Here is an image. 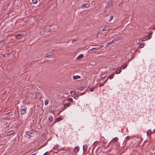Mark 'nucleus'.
Here are the masks:
<instances>
[{
	"mask_svg": "<svg viewBox=\"0 0 155 155\" xmlns=\"http://www.w3.org/2000/svg\"><path fill=\"white\" fill-rule=\"evenodd\" d=\"M153 131L155 133V129Z\"/></svg>",
	"mask_w": 155,
	"mask_h": 155,
	"instance_id": "nucleus-43",
	"label": "nucleus"
},
{
	"mask_svg": "<svg viewBox=\"0 0 155 155\" xmlns=\"http://www.w3.org/2000/svg\"><path fill=\"white\" fill-rule=\"evenodd\" d=\"M87 148V146L86 145H84L83 146V150L84 152L86 151Z\"/></svg>",
	"mask_w": 155,
	"mask_h": 155,
	"instance_id": "nucleus-11",
	"label": "nucleus"
},
{
	"mask_svg": "<svg viewBox=\"0 0 155 155\" xmlns=\"http://www.w3.org/2000/svg\"><path fill=\"white\" fill-rule=\"evenodd\" d=\"M78 97L77 96L75 97H74V98L75 99H77V97Z\"/></svg>",
	"mask_w": 155,
	"mask_h": 155,
	"instance_id": "nucleus-38",
	"label": "nucleus"
},
{
	"mask_svg": "<svg viewBox=\"0 0 155 155\" xmlns=\"http://www.w3.org/2000/svg\"><path fill=\"white\" fill-rule=\"evenodd\" d=\"M152 34V33H151L146 38H143V41H144L146 40H148L151 37V35Z\"/></svg>",
	"mask_w": 155,
	"mask_h": 155,
	"instance_id": "nucleus-6",
	"label": "nucleus"
},
{
	"mask_svg": "<svg viewBox=\"0 0 155 155\" xmlns=\"http://www.w3.org/2000/svg\"><path fill=\"white\" fill-rule=\"evenodd\" d=\"M53 120V117L52 116H50L48 118V120L50 122H52Z\"/></svg>",
	"mask_w": 155,
	"mask_h": 155,
	"instance_id": "nucleus-18",
	"label": "nucleus"
},
{
	"mask_svg": "<svg viewBox=\"0 0 155 155\" xmlns=\"http://www.w3.org/2000/svg\"><path fill=\"white\" fill-rule=\"evenodd\" d=\"M115 73L116 74H119L117 71V69H116V71L115 72Z\"/></svg>",
	"mask_w": 155,
	"mask_h": 155,
	"instance_id": "nucleus-35",
	"label": "nucleus"
},
{
	"mask_svg": "<svg viewBox=\"0 0 155 155\" xmlns=\"http://www.w3.org/2000/svg\"><path fill=\"white\" fill-rule=\"evenodd\" d=\"M32 2L34 4H36L38 2V0H32Z\"/></svg>",
	"mask_w": 155,
	"mask_h": 155,
	"instance_id": "nucleus-22",
	"label": "nucleus"
},
{
	"mask_svg": "<svg viewBox=\"0 0 155 155\" xmlns=\"http://www.w3.org/2000/svg\"><path fill=\"white\" fill-rule=\"evenodd\" d=\"M83 57V55L82 54H80L77 58V59H80L82 58Z\"/></svg>",
	"mask_w": 155,
	"mask_h": 155,
	"instance_id": "nucleus-16",
	"label": "nucleus"
},
{
	"mask_svg": "<svg viewBox=\"0 0 155 155\" xmlns=\"http://www.w3.org/2000/svg\"><path fill=\"white\" fill-rule=\"evenodd\" d=\"M58 146H55L53 148L54 149V150H57L58 149Z\"/></svg>",
	"mask_w": 155,
	"mask_h": 155,
	"instance_id": "nucleus-34",
	"label": "nucleus"
},
{
	"mask_svg": "<svg viewBox=\"0 0 155 155\" xmlns=\"http://www.w3.org/2000/svg\"><path fill=\"white\" fill-rule=\"evenodd\" d=\"M107 29H108V28H107V27H104V28H103V29L102 30V31H107Z\"/></svg>",
	"mask_w": 155,
	"mask_h": 155,
	"instance_id": "nucleus-25",
	"label": "nucleus"
},
{
	"mask_svg": "<svg viewBox=\"0 0 155 155\" xmlns=\"http://www.w3.org/2000/svg\"><path fill=\"white\" fill-rule=\"evenodd\" d=\"M44 30L45 32H48L51 31V29L49 28H47L46 29L45 28L44 29Z\"/></svg>",
	"mask_w": 155,
	"mask_h": 155,
	"instance_id": "nucleus-17",
	"label": "nucleus"
},
{
	"mask_svg": "<svg viewBox=\"0 0 155 155\" xmlns=\"http://www.w3.org/2000/svg\"><path fill=\"white\" fill-rule=\"evenodd\" d=\"M54 110H55V109L54 107H51L50 108V112L54 114Z\"/></svg>",
	"mask_w": 155,
	"mask_h": 155,
	"instance_id": "nucleus-14",
	"label": "nucleus"
},
{
	"mask_svg": "<svg viewBox=\"0 0 155 155\" xmlns=\"http://www.w3.org/2000/svg\"><path fill=\"white\" fill-rule=\"evenodd\" d=\"M103 47H104L103 45H101L97 47L92 48L91 49L89 50V51H94V50H99L101 48H103Z\"/></svg>",
	"mask_w": 155,
	"mask_h": 155,
	"instance_id": "nucleus-4",
	"label": "nucleus"
},
{
	"mask_svg": "<svg viewBox=\"0 0 155 155\" xmlns=\"http://www.w3.org/2000/svg\"><path fill=\"white\" fill-rule=\"evenodd\" d=\"M127 64H124L122 66L121 68L123 69H124L127 67Z\"/></svg>",
	"mask_w": 155,
	"mask_h": 155,
	"instance_id": "nucleus-21",
	"label": "nucleus"
},
{
	"mask_svg": "<svg viewBox=\"0 0 155 155\" xmlns=\"http://www.w3.org/2000/svg\"><path fill=\"white\" fill-rule=\"evenodd\" d=\"M9 114V113L6 114Z\"/></svg>",
	"mask_w": 155,
	"mask_h": 155,
	"instance_id": "nucleus-45",
	"label": "nucleus"
},
{
	"mask_svg": "<svg viewBox=\"0 0 155 155\" xmlns=\"http://www.w3.org/2000/svg\"><path fill=\"white\" fill-rule=\"evenodd\" d=\"M121 71H122V70L121 68H120L118 70H117V71L118 74L120 73L121 72Z\"/></svg>",
	"mask_w": 155,
	"mask_h": 155,
	"instance_id": "nucleus-28",
	"label": "nucleus"
},
{
	"mask_svg": "<svg viewBox=\"0 0 155 155\" xmlns=\"http://www.w3.org/2000/svg\"><path fill=\"white\" fill-rule=\"evenodd\" d=\"M105 83V81L103 84H100L99 85V86L100 87L103 86Z\"/></svg>",
	"mask_w": 155,
	"mask_h": 155,
	"instance_id": "nucleus-32",
	"label": "nucleus"
},
{
	"mask_svg": "<svg viewBox=\"0 0 155 155\" xmlns=\"http://www.w3.org/2000/svg\"><path fill=\"white\" fill-rule=\"evenodd\" d=\"M67 100L69 102H72L73 99L71 98H69Z\"/></svg>",
	"mask_w": 155,
	"mask_h": 155,
	"instance_id": "nucleus-26",
	"label": "nucleus"
},
{
	"mask_svg": "<svg viewBox=\"0 0 155 155\" xmlns=\"http://www.w3.org/2000/svg\"><path fill=\"white\" fill-rule=\"evenodd\" d=\"M89 90L91 92L93 91H94V87H91L90 88Z\"/></svg>",
	"mask_w": 155,
	"mask_h": 155,
	"instance_id": "nucleus-24",
	"label": "nucleus"
},
{
	"mask_svg": "<svg viewBox=\"0 0 155 155\" xmlns=\"http://www.w3.org/2000/svg\"><path fill=\"white\" fill-rule=\"evenodd\" d=\"M48 103V100H47L45 101V105H47Z\"/></svg>",
	"mask_w": 155,
	"mask_h": 155,
	"instance_id": "nucleus-33",
	"label": "nucleus"
},
{
	"mask_svg": "<svg viewBox=\"0 0 155 155\" xmlns=\"http://www.w3.org/2000/svg\"><path fill=\"white\" fill-rule=\"evenodd\" d=\"M53 55L54 53L52 52H51L46 53L45 54V57L46 58H51Z\"/></svg>",
	"mask_w": 155,
	"mask_h": 155,
	"instance_id": "nucleus-3",
	"label": "nucleus"
},
{
	"mask_svg": "<svg viewBox=\"0 0 155 155\" xmlns=\"http://www.w3.org/2000/svg\"><path fill=\"white\" fill-rule=\"evenodd\" d=\"M151 134V131L150 130L147 132V136H149Z\"/></svg>",
	"mask_w": 155,
	"mask_h": 155,
	"instance_id": "nucleus-20",
	"label": "nucleus"
},
{
	"mask_svg": "<svg viewBox=\"0 0 155 155\" xmlns=\"http://www.w3.org/2000/svg\"><path fill=\"white\" fill-rule=\"evenodd\" d=\"M153 28L154 30H155V25L154 26V27Z\"/></svg>",
	"mask_w": 155,
	"mask_h": 155,
	"instance_id": "nucleus-39",
	"label": "nucleus"
},
{
	"mask_svg": "<svg viewBox=\"0 0 155 155\" xmlns=\"http://www.w3.org/2000/svg\"><path fill=\"white\" fill-rule=\"evenodd\" d=\"M114 69H112V71H113V70H114Z\"/></svg>",
	"mask_w": 155,
	"mask_h": 155,
	"instance_id": "nucleus-46",
	"label": "nucleus"
},
{
	"mask_svg": "<svg viewBox=\"0 0 155 155\" xmlns=\"http://www.w3.org/2000/svg\"><path fill=\"white\" fill-rule=\"evenodd\" d=\"M73 92L74 93V94H75V92H74V91H71V94H72V93H73Z\"/></svg>",
	"mask_w": 155,
	"mask_h": 155,
	"instance_id": "nucleus-37",
	"label": "nucleus"
},
{
	"mask_svg": "<svg viewBox=\"0 0 155 155\" xmlns=\"http://www.w3.org/2000/svg\"><path fill=\"white\" fill-rule=\"evenodd\" d=\"M118 40L117 38H115L113 39L111 41L107 43V45H110L113 44L116 41Z\"/></svg>",
	"mask_w": 155,
	"mask_h": 155,
	"instance_id": "nucleus-5",
	"label": "nucleus"
},
{
	"mask_svg": "<svg viewBox=\"0 0 155 155\" xmlns=\"http://www.w3.org/2000/svg\"><path fill=\"white\" fill-rule=\"evenodd\" d=\"M144 46V43H141L140 44V48H142Z\"/></svg>",
	"mask_w": 155,
	"mask_h": 155,
	"instance_id": "nucleus-27",
	"label": "nucleus"
},
{
	"mask_svg": "<svg viewBox=\"0 0 155 155\" xmlns=\"http://www.w3.org/2000/svg\"><path fill=\"white\" fill-rule=\"evenodd\" d=\"M62 119L61 118V117H60L59 118H57L56 119V120L55 122L54 123V124L56 122H58L59 121H60Z\"/></svg>",
	"mask_w": 155,
	"mask_h": 155,
	"instance_id": "nucleus-15",
	"label": "nucleus"
},
{
	"mask_svg": "<svg viewBox=\"0 0 155 155\" xmlns=\"http://www.w3.org/2000/svg\"><path fill=\"white\" fill-rule=\"evenodd\" d=\"M108 45H107H107H106V46L108 47Z\"/></svg>",
	"mask_w": 155,
	"mask_h": 155,
	"instance_id": "nucleus-42",
	"label": "nucleus"
},
{
	"mask_svg": "<svg viewBox=\"0 0 155 155\" xmlns=\"http://www.w3.org/2000/svg\"><path fill=\"white\" fill-rule=\"evenodd\" d=\"M73 78L74 79H77L80 78L81 77L79 75L73 76Z\"/></svg>",
	"mask_w": 155,
	"mask_h": 155,
	"instance_id": "nucleus-12",
	"label": "nucleus"
},
{
	"mask_svg": "<svg viewBox=\"0 0 155 155\" xmlns=\"http://www.w3.org/2000/svg\"><path fill=\"white\" fill-rule=\"evenodd\" d=\"M118 140V138L117 137H115L112 140V141H114V142H117Z\"/></svg>",
	"mask_w": 155,
	"mask_h": 155,
	"instance_id": "nucleus-19",
	"label": "nucleus"
},
{
	"mask_svg": "<svg viewBox=\"0 0 155 155\" xmlns=\"http://www.w3.org/2000/svg\"><path fill=\"white\" fill-rule=\"evenodd\" d=\"M114 76V73H113L110 75L109 76L108 78H109L110 79H112Z\"/></svg>",
	"mask_w": 155,
	"mask_h": 155,
	"instance_id": "nucleus-13",
	"label": "nucleus"
},
{
	"mask_svg": "<svg viewBox=\"0 0 155 155\" xmlns=\"http://www.w3.org/2000/svg\"><path fill=\"white\" fill-rule=\"evenodd\" d=\"M25 136L28 138H30L31 137H32L33 133L31 132L27 131L26 132Z\"/></svg>",
	"mask_w": 155,
	"mask_h": 155,
	"instance_id": "nucleus-1",
	"label": "nucleus"
},
{
	"mask_svg": "<svg viewBox=\"0 0 155 155\" xmlns=\"http://www.w3.org/2000/svg\"><path fill=\"white\" fill-rule=\"evenodd\" d=\"M48 153V152L45 153L43 155H46V154Z\"/></svg>",
	"mask_w": 155,
	"mask_h": 155,
	"instance_id": "nucleus-36",
	"label": "nucleus"
},
{
	"mask_svg": "<svg viewBox=\"0 0 155 155\" xmlns=\"http://www.w3.org/2000/svg\"><path fill=\"white\" fill-rule=\"evenodd\" d=\"M74 40H73V41H72V43H73V44L74 43V42H74Z\"/></svg>",
	"mask_w": 155,
	"mask_h": 155,
	"instance_id": "nucleus-40",
	"label": "nucleus"
},
{
	"mask_svg": "<svg viewBox=\"0 0 155 155\" xmlns=\"http://www.w3.org/2000/svg\"><path fill=\"white\" fill-rule=\"evenodd\" d=\"M111 5V2H108L105 8V9L106 8V11L107 10V8H109L110 7Z\"/></svg>",
	"mask_w": 155,
	"mask_h": 155,
	"instance_id": "nucleus-8",
	"label": "nucleus"
},
{
	"mask_svg": "<svg viewBox=\"0 0 155 155\" xmlns=\"http://www.w3.org/2000/svg\"><path fill=\"white\" fill-rule=\"evenodd\" d=\"M90 5L88 3H85L83 4L82 5V6L81 8H83L84 7L85 8H88L90 6Z\"/></svg>",
	"mask_w": 155,
	"mask_h": 155,
	"instance_id": "nucleus-7",
	"label": "nucleus"
},
{
	"mask_svg": "<svg viewBox=\"0 0 155 155\" xmlns=\"http://www.w3.org/2000/svg\"><path fill=\"white\" fill-rule=\"evenodd\" d=\"M15 131L13 130H12L11 131L8 132L9 133V135H11L14 133Z\"/></svg>",
	"mask_w": 155,
	"mask_h": 155,
	"instance_id": "nucleus-23",
	"label": "nucleus"
},
{
	"mask_svg": "<svg viewBox=\"0 0 155 155\" xmlns=\"http://www.w3.org/2000/svg\"><path fill=\"white\" fill-rule=\"evenodd\" d=\"M22 108V107H21V108ZM21 115H23L24 114H25L27 112V108L26 107H24V108L21 109Z\"/></svg>",
	"mask_w": 155,
	"mask_h": 155,
	"instance_id": "nucleus-2",
	"label": "nucleus"
},
{
	"mask_svg": "<svg viewBox=\"0 0 155 155\" xmlns=\"http://www.w3.org/2000/svg\"><path fill=\"white\" fill-rule=\"evenodd\" d=\"M44 146H45V145H43V146H41V148L42 147H43Z\"/></svg>",
	"mask_w": 155,
	"mask_h": 155,
	"instance_id": "nucleus-41",
	"label": "nucleus"
},
{
	"mask_svg": "<svg viewBox=\"0 0 155 155\" xmlns=\"http://www.w3.org/2000/svg\"><path fill=\"white\" fill-rule=\"evenodd\" d=\"M131 138V137L130 136H128L126 137V139L127 140H128Z\"/></svg>",
	"mask_w": 155,
	"mask_h": 155,
	"instance_id": "nucleus-29",
	"label": "nucleus"
},
{
	"mask_svg": "<svg viewBox=\"0 0 155 155\" xmlns=\"http://www.w3.org/2000/svg\"><path fill=\"white\" fill-rule=\"evenodd\" d=\"M70 105H71V103L70 102L65 104H64V108L66 109V108L65 107H69Z\"/></svg>",
	"mask_w": 155,
	"mask_h": 155,
	"instance_id": "nucleus-10",
	"label": "nucleus"
},
{
	"mask_svg": "<svg viewBox=\"0 0 155 155\" xmlns=\"http://www.w3.org/2000/svg\"><path fill=\"white\" fill-rule=\"evenodd\" d=\"M24 35L21 34H18L16 35L15 36V37L16 38H17L18 39H20V38H22L24 36Z\"/></svg>",
	"mask_w": 155,
	"mask_h": 155,
	"instance_id": "nucleus-9",
	"label": "nucleus"
},
{
	"mask_svg": "<svg viewBox=\"0 0 155 155\" xmlns=\"http://www.w3.org/2000/svg\"><path fill=\"white\" fill-rule=\"evenodd\" d=\"M82 94H79V95H81Z\"/></svg>",
	"mask_w": 155,
	"mask_h": 155,
	"instance_id": "nucleus-44",
	"label": "nucleus"
},
{
	"mask_svg": "<svg viewBox=\"0 0 155 155\" xmlns=\"http://www.w3.org/2000/svg\"><path fill=\"white\" fill-rule=\"evenodd\" d=\"M79 147H75V150H77V152H78L79 150Z\"/></svg>",
	"mask_w": 155,
	"mask_h": 155,
	"instance_id": "nucleus-30",
	"label": "nucleus"
},
{
	"mask_svg": "<svg viewBox=\"0 0 155 155\" xmlns=\"http://www.w3.org/2000/svg\"><path fill=\"white\" fill-rule=\"evenodd\" d=\"M113 16H111L110 19L108 21H110L113 19Z\"/></svg>",
	"mask_w": 155,
	"mask_h": 155,
	"instance_id": "nucleus-31",
	"label": "nucleus"
}]
</instances>
